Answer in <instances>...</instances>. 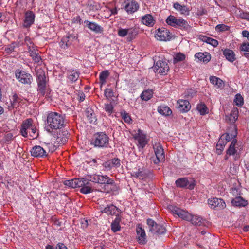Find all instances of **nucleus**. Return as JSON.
Masks as SVG:
<instances>
[{
  "label": "nucleus",
  "instance_id": "obj_1",
  "mask_svg": "<svg viewBox=\"0 0 249 249\" xmlns=\"http://www.w3.org/2000/svg\"><path fill=\"white\" fill-rule=\"evenodd\" d=\"M66 124L64 115L55 112H51L47 115L45 129L49 133L53 134L57 130L60 131Z\"/></svg>",
  "mask_w": 249,
  "mask_h": 249
},
{
  "label": "nucleus",
  "instance_id": "obj_2",
  "mask_svg": "<svg viewBox=\"0 0 249 249\" xmlns=\"http://www.w3.org/2000/svg\"><path fill=\"white\" fill-rule=\"evenodd\" d=\"M169 209L173 214L178 215L183 220L191 221L193 225L200 226L203 223V219L202 217L197 215H192L188 212L176 206L171 205L169 206Z\"/></svg>",
  "mask_w": 249,
  "mask_h": 249
},
{
  "label": "nucleus",
  "instance_id": "obj_3",
  "mask_svg": "<svg viewBox=\"0 0 249 249\" xmlns=\"http://www.w3.org/2000/svg\"><path fill=\"white\" fill-rule=\"evenodd\" d=\"M32 119H27L22 123L20 133L22 136L25 138L29 137L30 139H34L37 137L38 132L36 126L33 125Z\"/></svg>",
  "mask_w": 249,
  "mask_h": 249
},
{
  "label": "nucleus",
  "instance_id": "obj_4",
  "mask_svg": "<svg viewBox=\"0 0 249 249\" xmlns=\"http://www.w3.org/2000/svg\"><path fill=\"white\" fill-rule=\"evenodd\" d=\"M166 22L168 25L172 27L183 30L188 33L192 31V27L188 24L187 21L182 18H177L174 16H169Z\"/></svg>",
  "mask_w": 249,
  "mask_h": 249
},
{
  "label": "nucleus",
  "instance_id": "obj_5",
  "mask_svg": "<svg viewBox=\"0 0 249 249\" xmlns=\"http://www.w3.org/2000/svg\"><path fill=\"white\" fill-rule=\"evenodd\" d=\"M36 81L37 83V91L38 94L44 95L46 89L48 79L45 75V72L41 69L36 71Z\"/></svg>",
  "mask_w": 249,
  "mask_h": 249
},
{
  "label": "nucleus",
  "instance_id": "obj_6",
  "mask_svg": "<svg viewBox=\"0 0 249 249\" xmlns=\"http://www.w3.org/2000/svg\"><path fill=\"white\" fill-rule=\"evenodd\" d=\"M109 137L104 132L95 134L91 141V144L95 147H107L108 144Z\"/></svg>",
  "mask_w": 249,
  "mask_h": 249
},
{
  "label": "nucleus",
  "instance_id": "obj_7",
  "mask_svg": "<svg viewBox=\"0 0 249 249\" xmlns=\"http://www.w3.org/2000/svg\"><path fill=\"white\" fill-rule=\"evenodd\" d=\"M132 136L137 142V145L139 148H143L147 144L148 139L146 135L141 129L133 130Z\"/></svg>",
  "mask_w": 249,
  "mask_h": 249
},
{
  "label": "nucleus",
  "instance_id": "obj_8",
  "mask_svg": "<svg viewBox=\"0 0 249 249\" xmlns=\"http://www.w3.org/2000/svg\"><path fill=\"white\" fill-rule=\"evenodd\" d=\"M153 149L155 155V157H152L151 160L154 164H158L161 162L165 160V154L164 150L160 143H156L153 145Z\"/></svg>",
  "mask_w": 249,
  "mask_h": 249
},
{
  "label": "nucleus",
  "instance_id": "obj_9",
  "mask_svg": "<svg viewBox=\"0 0 249 249\" xmlns=\"http://www.w3.org/2000/svg\"><path fill=\"white\" fill-rule=\"evenodd\" d=\"M89 178V181L99 184L113 185L114 183V180L107 175L93 174L90 175Z\"/></svg>",
  "mask_w": 249,
  "mask_h": 249
},
{
  "label": "nucleus",
  "instance_id": "obj_10",
  "mask_svg": "<svg viewBox=\"0 0 249 249\" xmlns=\"http://www.w3.org/2000/svg\"><path fill=\"white\" fill-rule=\"evenodd\" d=\"M175 183L178 187H186L189 190H193L196 185V181L193 178H181L176 180Z\"/></svg>",
  "mask_w": 249,
  "mask_h": 249
},
{
  "label": "nucleus",
  "instance_id": "obj_11",
  "mask_svg": "<svg viewBox=\"0 0 249 249\" xmlns=\"http://www.w3.org/2000/svg\"><path fill=\"white\" fill-rule=\"evenodd\" d=\"M15 76L19 82L24 84L30 85L33 80L32 76L30 74L19 69L16 70Z\"/></svg>",
  "mask_w": 249,
  "mask_h": 249
},
{
  "label": "nucleus",
  "instance_id": "obj_12",
  "mask_svg": "<svg viewBox=\"0 0 249 249\" xmlns=\"http://www.w3.org/2000/svg\"><path fill=\"white\" fill-rule=\"evenodd\" d=\"M147 224L150 231L153 233L162 234L166 232V229L163 226L157 224L151 219L149 218L147 220Z\"/></svg>",
  "mask_w": 249,
  "mask_h": 249
},
{
  "label": "nucleus",
  "instance_id": "obj_13",
  "mask_svg": "<svg viewBox=\"0 0 249 249\" xmlns=\"http://www.w3.org/2000/svg\"><path fill=\"white\" fill-rule=\"evenodd\" d=\"M155 36L157 40L167 41L172 38V34L169 30L162 27L157 30Z\"/></svg>",
  "mask_w": 249,
  "mask_h": 249
},
{
  "label": "nucleus",
  "instance_id": "obj_14",
  "mask_svg": "<svg viewBox=\"0 0 249 249\" xmlns=\"http://www.w3.org/2000/svg\"><path fill=\"white\" fill-rule=\"evenodd\" d=\"M208 204L211 209L217 211L224 209L226 206L222 199L216 197L209 198L208 200Z\"/></svg>",
  "mask_w": 249,
  "mask_h": 249
},
{
  "label": "nucleus",
  "instance_id": "obj_15",
  "mask_svg": "<svg viewBox=\"0 0 249 249\" xmlns=\"http://www.w3.org/2000/svg\"><path fill=\"white\" fill-rule=\"evenodd\" d=\"M154 69L156 73L165 74L169 70V67L166 62L159 60L154 65Z\"/></svg>",
  "mask_w": 249,
  "mask_h": 249
},
{
  "label": "nucleus",
  "instance_id": "obj_16",
  "mask_svg": "<svg viewBox=\"0 0 249 249\" xmlns=\"http://www.w3.org/2000/svg\"><path fill=\"white\" fill-rule=\"evenodd\" d=\"M35 14L32 11H27L25 13L24 19L23 23V27L25 28H29L34 23Z\"/></svg>",
  "mask_w": 249,
  "mask_h": 249
},
{
  "label": "nucleus",
  "instance_id": "obj_17",
  "mask_svg": "<svg viewBox=\"0 0 249 249\" xmlns=\"http://www.w3.org/2000/svg\"><path fill=\"white\" fill-rule=\"evenodd\" d=\"M56 138L57 142L60 144H64L68 140L69 134L67 130L61 129L60 131L57 130L52 134Z\"/></svg>",
  "mask_w": 249,
  "mask_h": 249
},
{
  "label": "nucleus",
  "instance_id": "obj_18",
  "mask_svg": "<svg viewBox=\"0 0 249 249\" xmlns=\"http://www.w3.org/2000/svg\"><path fill=\"white\" fill-rule=\"evenodd\" d=\"M31 155L37 158H44L47 157L46 151L42 147L38 145L34 146L31 150Z\"/></svg>",
  "mask_w": 249,
  "mask_h": 249
},
{
  "label": "nucleus",
  "instance_id": "obj_19",
  "mask_svg": "<svg viewBox=\"0 0 249 249\" xmlns=\"http://www.w3.org/2000/svg\"><path fill=\"white\" fill-rule=\"evenodd\" d=\"M84 23L86 27L96 34H102L104 31L103 28L95 22L85 20Z\"/></svg>",
  "mask_w": 249,
  "mask_h": 249
},
{
  "label": "nucleus",
  "instance_id": "obj_20",
  "mask_svg": "<svg viewBox=\"0 0 249 249\" xmlns=\"http://www.w3.org/2000/svg\"><path fill=\"white\" fill-rule=\"evenodd\" d=\"M124 9L128 14H132L137 11L139 7L138 2L135 0H129L125 2Z\"/></svg>",
  "mask_w": 249,
  "mask_h": 249
},
{
  "label": "nucleus",
  "instance_id": "obj_21",
  "mask_svg": "<svg viewBox=\"0 0 249 249\" xmlns=\"http://www.w3.org/2000/svg\"><path fill=\"white\" fill-rule=\"evenodd\" d=\"M79 71L76 69L68 70L67 71V78L68 82L73 83L79 78Z\"/></svg>",
  "mask_w": 249,
  "mask_h": 249
},
{
  "label": "nucleus",
  "instance_id": "obj_22",
  "mask_svg": "<svg viewBox=\"0 0 249 249\" xmlns=\"http://www.w3.org/2000/svg\"><path fill=\"white\" fill-rule=\"evenodd\" d=\"M136 232L137 239L140 244L144 245L146 243V234L144 230L140 225L137 226Z\"/></svg>",
  "mask_w": 249,
  "mask_h": 249
},
{
  "label": "nucleus",
  "instance_id": "obj_23",
  "mask_svg": "<svg viewBox=\"0 0 249 249\" xmlns=\"http://www.w3.org/2000/svg\"><path fill=\"white\" fill-rule=\"evenodd\" d=\"M64 184L67 186L75 188L84 185V182L82 180V178H74L64 181Z\"/></svg>",
  "mask_w": 249,
  "mask_h": 249
},
{
  "label": "nucleus",
  "instance_id": "obj_24",
  "mask_svg": "<svg viewBox=\"0 0 249 249\" xmlns=\"http://www.w3.org/2000/svg\"><path fill=\"white\" fill-rule=\"evenodd\" d=\"M141 22L146 26L152 27L155 23V20L151 14H146L142 17Z\"/></svg>",
  "mask_w": 249,
  "mask_h": 249
},
{
  "label": "nucleus",
  "instance_id": "obj_25",
  "mask_svg": "<svg viewBox=\"0 0 249 249\" xmlns=\"http://www.w3.org/2000/svg\"><path fill=\"white\" fill-rule=\"evenodd\" d=\"M120 165V160L118 158H114L105 162L104 167L107 170H110L113 167H118Z\"/></svg>",
  "mask_w": 249,
  "mask_h": 249
},
{
  "label": "nucleus",
  "instance_id": "obj_26",
  "mask_svg": "<svg viewBox=\"0 0 249 249\" xmlns=\"http://www.w3.org/2000/svg\"><path fill=\"white\" fill-rule=\"evenodd\" d=\"M195 57L197 59L198 61L202 62L204 63L209 62L211 58V56L208 52L197 53L195 55Z\"/></svg>",
  "mask_w": 249,
  "mask_h": 249
},
{
  "label": "nucleus",
  "instance_id": "obj_27",
  "mask_svg": "<svg viewBox=\"0 0 249 249\" xmlns=\"http://www.w3.org/2000/svg\"><path fill=\"white\" fill-rule=\"evenodd\" d=\"M178 107L180 111L186 112L190 110L191 106L188 101L180 99L178 101Z\"/></svg>",
  "mask_w": 249,
  "mask_h": 249
},
{
  "label": "nucleus",
  "instance_id": "obj_28",
  "mask_svg": "<svg viewBox=\"0 0 249 249\" xmlns=\"http://www.w3.org/2000/svg\"><path fill=\"white\" fill-rule=\"evenodd\" d=\"M82 180L84 182V185L79 186V188H81L80 190V192L84 194H87L92 192V189L89 182V178L88 179L82 178Z\"/></svg>",
  "mask_w": 249,
  "mask_h": 249
},
{
  "label": "nucleus",
  "instance_id": "obj_29",
  "mask_svg": "<svg viewBox=\"0 0 249 249\" xmlns=\"http://www.w3.org/2000/svg\"><path fill=\"white\" fill-rule=\"evenodd\" d=\"M101 212L107 215H116L118 214V209L114 205L111 204L101 210Z\"/></svg>",
  "mask_w": 249,
  "mask_h": 249
},
{
  "label": "nucleus",
  "instance_id": "obj_30",
  "mask_svg": "<svg viewBox=\"0 0 249 249\" xmlns=\"http://www.w3.org/2000/svg\"><path fill=\"white\" fill-rule=\"evenodd\" d=\"M237 141L236 140H233L228 149L226 151L227 155L235 156L237 155L238 148L236 145Z\"/></svg>",
  "mask_w": 249,
  "mask_h": 249
},
{
  "label": "nucleus",
  "instance_id": "obj_31",
  "mask_svg": "<svg viewBox=\"0 0 249 249\" xmlns=\"http://www.w3.org/2000/svg\"><path fill=\"white\" fill-rule=\"evenodd\" d=\"M238 117V111L237 109H233L230 114L226 116V120L230 124H233L237 120Z\"/></svg>",
  "mask_w": 249,
  "mask_h": 249
},
{
  "label": "nucleus",
  "instance_id": "obj_32",
  "mask_svg": "<svg viewBox=\"0 0 249 249\" xmlns=\"http://www.w3.org/2000/svg\"><path fill=\"white\" fill-rule=\"evenodd\" d=\"M139 34V29L137 27H131L128 28V35L127 36V40L128 42H131L136 38L137 35Z\"/></svg>",
  "mask_w": 249,
  "mask_h": 249
},
{
  "label": "nucleus",
  "instance_id": "obj_33",
  "mask_svg": "<svg viewBox=\"0 0 249 249\" xmlns=\"http://www.w3.org/2000/svg\"><path fill=\"white\" fill-rule=\"evenodd\" d=\"M223 53L226 59L231 62H233L236 59L235 53L231 50L226 49L223 51Z\"/></svg>",
  "mask_w": 249,
  "mask_h": 249
},
{
  "label": "nucleus",
  "instance_id": "obj_34",
  "mask_svg": "<svg viewBox=\"0 0 249 249\" xmlns=\"http://www.w3.org/2000/svg\"><path fill=\"white\" fill-rule=\"evenodd\" d=\"M232 204L238 207H245L248 205V201L243 199L241 196L235 197L231 201Z\"/></svg>",
  "mask_w": 249,
  "mask_h": 249
},
{
  "label": "nucleus",
  "instance_id": "obj_35",
  "mask_svg": "<svg viewBox=\"0 0 249 249\" xmlns=\"http://www.w3.org/2000/svg\"><path fill=\"white\" fill-rule=\"evenodd\" d=\"M199 38L203 42H206L209 44L211 45L213 47H216L218 45V42L216 39L203 36L200 35Z\"/></svg>",
  "mask_w": 249,
  "mask_h": 249
},
{
  "label": "nucleus",
  "instance_id": "obj_36",
  "mask_svg": "<svg viewBox=\"0 0 249 249\" xmlns=\"http://www.w3.org/2000/svg\"><path fill=\"white\" fill-rule=\"evenodd\" d=\"M210 81L213 85L217 88H222L224 86V82L223 80L217 77L214 76H210Z\"/></svg>",
  "mask_w": 249,
  "mask_h": 249
},
{
  "label": "nucleus",
  "instance_id": "obj_37",
  "mask_svg": "<svg viewBox=\"0 0 249 249\" xmlns=\"http://www.w3.org/2000/svg\"><path fill=\"white\" fill-rule=\"evenodd\" d=\"M71 44L69 36H64L59 43L61 48L66 49L68 48Z\"/></svg>",
  "mask_w": 249,
  "mask_h": 249
},
{
  "label": "nucleus",
  "instance_id": "obj_38",
  "mask_svg": "<svg viewBox=\"0 0 249 249\" xmlns=\"http://www.w3.org/2000/svg\"><path fill=\"white\" fill-rule=\"evenodd\" d=\"M158 112L163 115L169 116L172 111L171 109L167 106H160L158 108Z\"/></svg>",
  "mask_w": 249,
  "mask_h": 249
},
{
  "label": "nucleus",
  "instance_id": "obj_39",
  "mask_svg": "<svg viewBox=\"0 0 249 249\" xmlns=\"http://www.w3.org/2000/svg\"><path fill=\"white\" fill-rule=\"evenodd\" d=\"M23 99L21 96H19L16 94H15L12 97L11 103L13 107H18L20 103L22 101Z\"/></svg>",
  "mask_w": 249,
  "mask_h": 249
},
{
  "label": "nucleus",
  "instance_id": "obj_40",
  "mask_svg": "<svg viewBox=\"0 0 249 249\" xmlns=\"http://www.w3.org/2000/svg\"><path fill=\"white\" fill-rule=\"evenodd\" d=\"M109 75V72L107 70L102 71L99 75L100 83L101 85L106 83V80Z\"/></svg>",
  "mask_w": 249,
  "mask_h": 249
},
{
  "label": "nucleus",
  "instance_id": "obj_41",
  "mask_svg": "<svg viewBox=\"0 0 249 249\" xmlns=\"http://www.w3.org/2000/svg\"><path fill=\"white\" fill-rule=\"evenodd\" d=\"M174 8L179 11L181 14H186L189 12L188 8L184 5H181L179 3L176 2L174 4Z\"/></svg>",
  "mask_w": 249,
  "mask_h": 249
},
{
  "label": "nucleus",
  "instance_id": "obj_42",
  "mask_svg": "<svg viewBox=\"0 0 249 249\" xmlns=\"http://www.w3.org/2000/svg\"><path fill=\"white\" fill-rule=\"evenodd\" d=\"M153 93L152 90H144L141 95V98L144 101H148L152 97Z\"/></svg>",
  "mask_w": 249,
  "mask_h": 249
},
{
  "label": "nucleus",
  "instance_id": "obj_43",
  "mask_svg": "<svg viewBox=\"0 0 249 249\" xmlns=\"http://www.w3.org/2000/svg\"><path fill=\"white\" fill-rule=\"evenodd\" d=\"M196 108L201 115H204L209 112L208 109L204 104H198Z\"/></svg>",
  "mask_w": 249,
  "mask_h": 249
},
{
  "label": "nucleus",
  "instance_id": "obj_44",
  "mask_svg": "<svg viewBox=\"0 0 249 249\" xmlns=\"http://www.w3.org/2000/svg\"><path fill=\"white\" fill-rule=\"evenodd\" d=\"M120 220L118 218H116L111 225V230L114 232H117L120 230L121 227L119 224Z\"/></svg>",
  "mask_w": 249,
  "mask_h": 249
},
{
  "label": "nucleus",
  "instance_id": "obj_45",
  "mask_svg": "<svg viewBox=\"0 0 249 249\" xmlns=\"http://www.w3.org/2000/svg\"><path fill=\"white\" fill-rule=\"evenodd\" d=\"M134 176L140 179H143L146 177L147 175L144 170L139 169L138 171L134 173Z\"/></svg>",
  "mask_w": 249,
  "mask_h": 249
},
{
  "label": "nucleus",
  "instance_id": "obj_46",
  "mask_svg": "<svg viewBox=\"0 0 249 249\" xmlns=\"http://www.w3.org/2000/svg\"><path fill=\"white\" fill-rule=\"evenodd\" d=\"M86 116L90 123L95 122L96 121L95 114L91 109H89L86 111Z\"/></svg>",
  "mask_w": 249,
  "mask_h": 249
},
{
  "label": "nucleus",
  "instance_id": "obj_47",
  "mask_svg": "<svg viewBox=\"0 0 249 249\" xmlns=\"http://www.w3.org/2000/svg\"><path fill=\"white\" fill-rule=\"evenodd\" d=\"M117 34L121 37H127L128 35V28L119 27L118 29Z\"/></svg>",
  "mask_w": 249,
  "mask_h": 249
},
{
  "label": "nucleus",
  "instance_id": "obj_48",
  "mask_svg": "<svg viewBox=\"0 0 249 249\" xmlns=\"http://www.w3.org/2000/svg\"><path fill=\"white\" fill-rule=\"evenodd\" d=\"M215 29L217 32H222L229 31L230 30V27L226 25L221 24L216 25Z\"/></svg>",
  "mask_w": 249,
  "mask_h": 249
},
{
  "label": "nucleus",
  "instance_id": "obj_49",
  "mask_svg": "<svg viewBox=\"0 0 249 249\" xmlns=\"http://www.w3.org/2000/svg\"><path fill=\"white\" fill-rule=\"evenodd\" d=\"M185 59V55L182 53H178L175 54L174 58V63H177L183 61Z\"/></svg>",
  "mask_w": 249,
  "mask_h": 249
},
{
  "label": "nucleus",
  "instance_id": "obj_50",
  "mask_svg": "<svg viewBox=\"0 0 249 249\" xmlns=\"http://www.w3.org/2000/svg\"><path fill=\"white\" fill-rule=\"evenodd\" d=\"M121 115L122 118L124 120V121L127 123H130L132 120L131 119L130 116L128 113H126L125 111H123L121 112Z\"/></svg>",
  "mask_w": 249,
  "mask_h": 249
},
{
  "label": "nucleus",
  "instance_id": "obj_51",
  "mask_svg": "<svg viewBox=\"0 0 249 249\" xmlns=\"http://www.w3.org/2000/svg\"><path fill=\"white\" fill-rule=\"evenodd\" d=\"M234 102L237 106H241L244 103L243 98L240 94H237L235 95Z\"/></svg>",
  "mask_w": 249,
  "mask_h": 249
},
{
  "label": "nucleus",
  "instance_id": "obj_52",
  "mask_svg": "<svg viewBox=\"0 0 249 249\" xmlns=\"http://www.w3.org/2000/svg\"><path fill=\"white\" fill-rule=\"evenodd\" d=\"M226 135H221L216 144L217 145V147L222 146L224 148L226 144L227 143L226 141L224 140V139H226Z\"/></svg>",
  "mask_w": 249,
  "mask_h": 249
},
{
  "label": "nucleus",
  "instance_id": "obj_53",
  "mask_svg": "<svg viewBox=\"0 0 249 249\" xmlns=\"http://www.w3.org/2000/svg\"><path fill=\"white\" fill-rule=\"evenodd\" d=\"M104 109L108 114L110 115L113 112V107L111 104H106L105 105Z\"/></svg>",
  "mask_w": 249,
  "mask_h": 249
},
{
  "label": "nucleus",
  "instance_id": "obj_54",
  "mask_svg": "<svg viewBox=\"0 0 249 249\" xmlns=\"http://www.w3.org/2000/svg\"><path fill=\"white\" fill-rule=\"evenodd\" d=\"M105 95L107 98H111L113 96V90L111 89H106L104 92Z\"/></svg>",
  "mask_w": 249,
  "mask_h": 249
},
{
  "label": "nucleus",
  "instance_id": "obj_55",
  "mask_svg": "<svg viewBox=\"0 0 249 249\" xmlns=\"http://www.w3.org/2000/svg\"><path fill=\"white\" fill-rule=\"evenodd\" d=\"M28 50L30 53V55L31 57L36 55V54L38 53V50L35 49L33 46H29Z\"/></svg>",
  "mask_w": 249,
  "mask_h": 249
},
{
  "label": "nucleus",
  "instance_id": "obj_56",
  "mask_svg": "<svg viewBox=\"0 0 249 249\" xmlns=\"http://www.w3.org/2000/svg\"><path fill=\"white\" fill-rule=\"evenodd\" d=\"M240 50L242 51L248 52V53H249V43H243L240 47Z\"/></svg>",
  "mask_w": 249,
  "mask_h": 249
},
{
  "label": "nucleus",
  "instance_id": "obj_57",
  "mask_svg": "<svg viewBox=\"0 0 249 249\" xmlns=\"http://www.w3.org/2000/svg\"><path fill=\"white\" fill-rule=\"evenodd\" d=\"M231 193L235 197L239 196H238L240 195V191L238 188H231Z\"/></svg>",
  "mask_w": 249,
  "mask_h": 249
},
{
  "label": "nucleus",
  "instance_id": "obj_58",
  "mask_svg": "<svg viewBox=\"0 0 249 249\" xmlns=\"http://www.w3.org/2000/svg\"><path fill=\"white\" fill-rule=\"evenodd\" d=\"M15 46L14 44H12L9 47L6 48L5 51L6 53H10L14 51Z\"/></svg>",
  "mask_w": 249,
  "mask_h": 249
},
{
  "label": "nucleus",
  "instance_id": "obj_59",
  "mask_svg": "<svg viewBox=\"0 0 249 249\" xmlns=\"http://www.w3.org/2000/svg\"><path fill=\"white\" fill-rule=\"evenodd\" d=\"M32 58L35 63H39L41 62V58L38 55V53L36 55L32 56Z\"/></svg>",
  "mask_w": 249,
  "mask_h": 249
},
{
  "label": "nucleus",
  "instance_id": "obj_60",
  "mask_svg": "<svg viewBox=\"0 0 249 249\" xmlns=\"http://www.w3.org/2000/svg\"><path fill=\"white\" fill-rule=\"evenodd\" d=\"M249 16V12L242 11L239 15L240 17L242 19L247 20Z\"/></svg>",
  "mask_w": 249,
  "mask_h": 249
},
{
  "label": "nucleus",
  "instance_id": "obj_61",
  "mask_svg": "<svg viewBox=\"0 0 249 249\" xmlns=\"http://www.w3.org/2000/svg\"><path fill=\"white\" fill-rule=\"evenodd\" d=\"M39 95L41 96L40 95ZM42 96H45L46 98H47L48 100H51L52 96L51 95V90L50 89L47 88L45 92V94Z\"/></svg>",
  "mask_w": 249,
  "mask_h": 249
},
{
  "label": "nucleus",
  "instance_id": "obj_62",
  "mask_svg": "<svg viewBox=\"0 0 249 249\" xmlns=\"http://www.w3.org/2000/svg\"><path fill=\"white\" fill-rule=\"evenodd\" d=\"M222 135H226V139H224V140L226 141V142L230 141L232 138L236 136V135H230L229 133H226L222 134Z\"/></svg>",
  "mask_w": 249,
  "mask_h": 249
},
{
  "label": "nucleus",
  "instance_id": "obj_63",
  "mask_svg": "<svg viewBox=\"0 0 249 249\" xmlns=\"http://www.w3.org/2000/svg\"><path fill=\"white\" fill-rule=\"evenodd\" d=\"M55 249H68L66 246L62 243H58L56 246Z\"/></svg>",
  "mask_w": 249,
  "mask_h": 249
},
{
  "label": "nucleus",
  "instance_id": "obj_64",
  "mask_svg": "<svg viewBox=\"0 0 249 249\" xmlns=\"http://www.w3.org/2000/svg\"><path fill=\"white\" fill-rule=\"evenodd\" d=\"M242 36L243 37H246L249 41V32L247 30H243L242 32Z\"/></svg>",
  "mask_w": 249,
  "mask_h": 249
}]
</instances>
